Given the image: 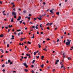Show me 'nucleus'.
Instances as JSON below:
<instances>
[{
  "label": "nucleus",
  "instance_id": "obj_1",
  "mask_svg": "<svg viewBox=\"0 0 73 73\" xmlns=\"http://www.w3.org/2000/svg\"><path fill=\"white\" fill-rule=\"evenodd\" d=\"M71 40H69V39H67V41L66 42V45H68V46L70 45V42H71Z\"/></svg>",
  "mask_w": 73,
  "mask_h": 73
},
{
  "label": "nucleus",
  "instance_id": "obj_2",
  "mask_svg": "<svg viewBox=\"0 0 73 73\" xmlns=\"http://www.w3.org/2000/svg\"><path fill=\"white\" fill-rule=\"evenodd\" d=\"M23 65L25 66L26 68H28V66L27 65L26 62H24L23 64Z\"/></svg>",
  "mask_w": 73,
  "mask_h": 73
},
{
  "label": "nucleus",
  "instance_id": "obj_3",
  "mask_svg": "<svg viewBox=\"0 0 73 73\" xmlns=\"http://www.w3.org/2000/svg\"><path fill=\"white\" fill-rule=\"evenodd\" d=\"M59 61V60H57L55 62V64H57L58 62Z\"/></svg>",
  "mask_w": 73,
  "mask_h": 73
},
{
  "label": "nucleus",
  "instance_id": "obj_4",
  "mask_svg": "<svg viewBox=\"0 0 73 73\" xmlns=\"http://www.w3.org/2000/svg\"><path fill=\"white\" fill-rule=\"evenodd\" d=\"M38 52L39 51L38 50H37L36 52H34V55H36V54L37 53H38Z\"/></svg>",
  "mask_w": 73,
  "mask_h": 73
},
{
  "label": "nucleus",
  "instance_id": "obj_5",
  "mask_svg": "<svg viewBox=\"0 0 73 73\" xmlns=\"http://www.w3.org/2000/svg\"><path fill=\"white\" fill-rule=\"evenodd\" d=\"M12 14L13 15H14V16H15V12H12Z\"/></svg>",
  "mask_w": 73,
  "mask_h": 73
},
{
  "label": "nucleus",
  "instance_id": "obj_6",
  "mask_svg": "<svg viewBox=\"0 0 73 73\" xmlns=\"http://www.w3.org/2000/svg\"><path fill=\"white\" fill-rule=\"evenodd\" d=\"M12 38H11V40H13V39H14V36H13V35H12Z\"/></svg>",
  "mask_w": 73,
  "mask_h": 73
},
{
  "label": "nucleus",
  "instance_id": "obj_7",
  "mask_svg": "<svg viewBox=\"0 0 73 73\" xmlns=\"http://www.w3.org/2000/svg\"><path fill=\"white\" fill-rule=\"evenodd\" d=\"M16 16H17V13L16 12H15V15L14 16V18H15V19H16V17H17Z\"/></svg>",
  "mask_w": 73,
  "mask_h": 73
},
{
  "label": "nucleus",
  "instance_id": "obj_8",
  "mask_svg": "<svg viewBox=\"0 0 73 73\" xmlns=\"http://www.w3.org/2000/svg\"><path fill=\"white\" fill-rule=\"evenodd\" d=\"M5 12V11H4L2 13H3V15L5 16H6V14H5V13H4V12Z\"/></svg>",
  "mask_w": 73,
  "mask_h": 73
},
{
  "label": "nucleus",
  "instance_id": "obj_9",
  "mask_svg": "<svg viewBox=\"0 0 73 73\" xmlns=\"http://www.w3.org/2000/svg\"><path fill=\"white\" fill-rule=\"evenodd\" d=\"M4 36L3 34H2L1 35H0V37H3Z\"/></svg>",
  "mask_w": 73,
  "mask_h": 73
},
{
  "label": "nucleus",
  "instance_id": "obj_10",
  "mask_svg": "<svg viewBox=\"0 0 73 73\" xmlns=\"http://www.w3.org/2000/svg\"><path fill=\"white\" fill-rule=\"evenodd\" d=\"M56 13L57 15H58V16H59L60 15V12H57Z\"/></svg>",
  "mask_w": 73,
  "mask_h": 73
},
{
  "label": "nucleus",
  "instance_id": "obj_11",
  "mask_svg": "<svg viewBox=\"0 0 73 73\" xmlns=\"http://www.w3.org/2000/svg\"><path fill=\"white\" fill-rule=\"evenodd\" d=\"M13 20H14L13 18H12V19H11V23H13Z\"/></svg>",
  "mask_w": 73,
  "mask_h": 73
},
{
  "label": "nucleus",
  "instance_id": "obj_12",
  "mask_svg": "<svg viewBox=\"0 0 73 73\" xmlns=\"http://www.w3.org/2000/svg\"><path fill=\"white\" fill-rule=\"evenodd\" d=\"M0 50H1V52L2 53H4V52L3 51V49H1Z\"/></svg>",
  "mask_w": 73,
  "mask_h": 73
},
{
  "label": "nucleus",
  "instance_id": "obj_13",
  "mask_svg": "<svg viewBox=\"0 0 73 73\" xmlns=\"http://www.w3.org/2000/svg\"><path fill=\"white\" fill-rule=\"evenodd\" d=\"M38 19V20H42V19H41V18H40V17H37Z\"/></svg>",
  "mask_w": 73,
  "mask_h": 73
},
{
  "label": "nucleus",
  "instance_id": "obj_14",
  "mask_svg": "<svg viewBox=\"0 0 73 73\" xmlns=\"http://www.w3.org/2000/svg\"><path fill=\"white\" fill-rule=\"evenodd\" d=\"M44 57V56H42L41 58V60H43Z\"/></svg>",
  "mask_w": 73,
  "mask_h": 73
},
{
  "label": "nucleus",
  "instance_id": "obj_15",
  "mask_svg": "<svg viewBox=\"0 0 73 73\" xmlns=\"http://www.w3.org/2000/svg\"><path fill=\"white\" fill-rule=\"evenodd\" d=\"M23 38H22V37L20 39V41H23Z\"/></svg>",
  "mask_w": 73,
  "mask_h": 73
},
{
  "label": "nucleus",
  "instance_id": "obj_16",
  "mask_svg": "<svg viewBox=\"0 0 73 73\" xmlns=\"http://www.w3.org/2000/svg\"><path fill=\"white\" fill-rule=\"evenodd\" d=\"M31 42H30V41H28L27 42V43L29 44H31Z\"/></svg>",
  "mask_w": 73,
  "mask_h": 73
},
{
  "label": "nucleus",
  "instance_id": "obj_17",
  "mask_svg": "<svg viewBox=\"0 0 73 73\" xmlns=\"http://www.w3.org/2000/svg\"><path fill=\"white\" fill-rule=\"evenodd\" d=\"M46 25L47 26H49L50 25V24L49 23H47V24H46Z\"/></svg>",
  "mask_w": 73,
  "mask_h": 73
},
{
  "label": "nucleus",
  "instance_id": "obj_18",
  "mask_svg": "<svg viewBox=\"0 0 73 73\" xmlns=\"http://www.w3.org/2000/svg\"><path fill=\"white\" fill-rule=\"evenodd\" d=\"M44 66V64H42L41 65V67L42 68H43Z\"/></svg>",
  "mask_w": 73,
  "mask_h": 73
},
{
  "label": "nucleus",
  "instance_id": "obj_19",
  "mask_svg": "<svg viewBox=\"0 0 73 73\" xmlns=\"http://www.w3.org/2000/svg\"><path fill=\"white\" fill-rule=\"evenodd\" d=\"M9 28H11V27H13V26L12 25H9Z\"/></svg>",
  "mask_w": 73,
  "mask_h": 73
},
{
  "label": "nucleus",
  "instance_id": "obj_20",
  "mask_svg": "<svg viewBox=\"0 0 73 73\" xmlns=\"http://www.w3.org/2000/svg\"><path fill=\"white\" fill-rule=\"evenodd\" d=\"M15 4V2H11V5H13V4Z\"/></svg>",
  "mask_w": 73,
  "mask_h": 73
},
{
  "label": "nucleus",
  "instance_id": "obj_21",
  "mask_svg": "<svg viewBox=\"0 0 73 73\" xmlns=\"http://www.w3.org/2000/svg\"><path fill=\"white\" fill-rule=\"evenodd\" d=\"M19 44L20 45H22L23 46L24 45V44L23 43H22V44L21 43H19Z\"/></svg>",
  "mask_w": 73,
  "mask_h": 73
},
{
  "label": "nucleus",
  "instance_id": "obj_22",
  "mask_svg": "<svg viewBox=\"0 0 73 73\" xmlns=\"http://www.w3.org/2000/svg\"><path fill=\"white\" fill-rule=\"evenodd\" d=\"M10 62H11V60H8V64H9V63Z\"/></svg>",
  "mask_w": 73,
  "mask_h": 73
},
{
  "label": "nucleus",
  "instance_id": "obj_23",
  "mask_svg": "<svg viewBox=\"0 0 73 73\" xmlns=\"http://www.w3.org/2000/svg\"><path fill=\"white\" fill-rule=\"evenodd\" d=\"M38 46L39 48H41V45H40L39 44H38Z\"/></svg>",
  "mask_w": 73,
  "mask_h": 73
},
{
  "label": "nucleus",
  "instance_id": "obj_24",
  "mask_svg": "<svg viewBox=\"0 0 73 73\" xmlns=\"http://www.w3.org/2000/svg\"><path fill=\"white\" fill-rule=\"evenodd\" d=\"M50 12H51V13H52V14L53 13V11H52V10H51L50 11Z\"/></svg>",
  "mask_w": 73,
  "mask_h": 73
},
{
  "label": "nucleus",
  "instance_id": "obj_25",
  "mask_svg": "<svg viewBox=\"0 0 73 73\" xmlns=\"http://www.w3.org/2000/svg\"><path fill=\"white\" fill-rule=\"evenodd\" d=\"M25 72H27V71H28V69H25Z\"/></svg>",
  "mask_w": 73,
  "mask_h": 73
},
{
  "label": "nucleus",
  "instance_id": "obj_26",
  "mask_svg": "<svg viewBox=\"0 0 73 73\" xmlns=\"http://www.w3.org/2000/svg\"><path fill=\"white\" fill-rule=\"evenodd\" d=\"M35 28H36V29H38V27H37V26H36L35 27Z\"/></svg>",
  "mask_w": 73,
  "mask_h": 73
},
{
  "label": "nucleus",
  "instance_id": "obj_27",
  "mask_svg": "<svg viewBox=\"0 0 73 73\" xmlns=\"http://www.w3.org/2000/svg\"><path fill=\"white\" fill-rule=\"evenodd\" d=\"M9 44H7V48H9Z\"/></svg>",
  "mask_w": 73,
  "mask_h": 73
},
{
  "label": "nucleus",
  "instance_id": "obj_28",
  "mask_svg": "<svg viewBox=\"0 0 73 73\" xmlns=\"http://www.w3.org/2000/svg\"><path fill=\"white\" fill-rule=\"evenodd\" d=\"M21 31V29H18L17 30V32H19V31Z\"/></svg>",
  "mask_w": 73,
  "mask_h": 73
},
{
  "label": "nucleus",
  "instance_id": "obj_29",
  "mask_svg": "<svg viewBox=\"0 0 73 73\" xmlns=\"http://www.w3.org/2000/svg\"><path fill=\"white\" fill-rule=\"evenodd\" d=\"M2 4V2L1 1H0V4Z\"/></svg>",
  "mask_w": 73,
  "mask_h": 73
},
{
  "label": "nucleus",
  "instance_id": "obj_30",
  "mask_svg": "<svg viewBox=\"0 0 73 73\" xmlns=\"http://www.w3.org/2000/svg\"><path fill=\"white\" fill-rule=\"evenodd\" d=\"M36 19H37L36 18H34V21H35V20H36Z\"/></svg>",
  "mask_w": 73,
  "mask_h": 73
},
{
  "label": "nucleus",
  "instance_id": "obj_31",
  "mask_svg": "<svg viewBox=\"0 0 73 73\" xmlns=\"http://www.w3.org/2000/svg\"><path fill=\"white\" fill-rule=\"evenodd\" d=\"M26 55L27 56H29V53H27V54H26Z\"/></svg>",
  "mask_w": 73,
  "mask_h": 73
},
{
  "label": "nucleus",
  "instance_id": "obj_32",
  "mask_svg": "<svg viewBox=\"0 0 73 73\" xmlns=\"http://www.w3.org/2000/svg\"><path fill=\"white\" fill-rule=\"evenodd\" d=\"M35 60H33V62H32V63L33 64H34V62H35Z\"/></svg>",
  "mask_w": 73,
  "mask_h": 73
},
{
  "label": "nucleus",
  "instance_id": "obj_33",
  "mask_svg": "<svg viewBox=\"0 0 73 73\" xmlns=\"http://www.w3.org/2000/svg\"><path fill=\"white\" fill-rule=\"evenodd\" d=\"M36 57L37 58H39V56H36Z\"/></svg>",
  "mask_w": 73,
  "mask_h": 73
},
{
  "label": "nucleus",
  "instance_id": "obj_34",
  "mask_svg": "<svg viewBox=\"0 0 73 73\" xmlns=\"http://www.w3.org/2000/svg\"><path fill=\"white\" fill-rule=\"evenodd\" d=\"M52 23H50V25H52Z\"/></svg>",
  "mask_w": 73,
  "mask_h": 73
},
{
  "label": "nucleus",
  "instance_id": "obj_35",
  "mask_svg": "<svg viewBox=\"0 0 73 73\" xmlns=\"http://www.w3.org/2000/svg\"><path fill=\"white\" fill-rule=\"evenodd\" d=\"M42 24H40V27L41 29V27H42Z\"/></svg>",
  "mask_w": 73,
  "mask_h": 73
},
{
  "label": "nucleus",
  "instance_id": "obj_36",
  "mask_svg": "<svg viewBox=\"0 0 73 73\" xmlns=\"http://www.w3.org/2000/svg\"><path fill=\"white\" fill-rule=\"evenodd\" d=\"M26 11H23V13H26Z\"/></svg>",
  "mask_w": 73,
  "mask_h": 73
},
{
  "label": "nucleus",
  "instance_id": "obj_37",
  "mask_svg": "<svg viewBox=\"0 0 73 73\" xmlns=\"http://www.w3.org/2000/svg\"><path fill=\"white\" fill-rule=\"evenodd\" d=\"M19 22H20V24H22V20L21 21H20Z\"/></svg>",
  "mask_w": 73,
  "mask_h": 73
},
{
  "label": "nucleus",
  "instance_id": "obj_38",
  "mask_svg": "<svg viewBox=\"0 0 73 73\" xmlns=\"http://www.w3.org/2000/svg\"><path fill=\"white\" fill-rule=\"evenodd\" d=\"M63 56H64V57H65V55H64V53H63Z\"/></svg>",
  "mask_w": 73,
  "mask_h": 73
},
{
  "label": "nucleus",
  "instance_id": "obj_39",
  "mask_svg": "<svg viewBox=\"0 0 73 73\" xmlns=\"http://www.w3.org/2000/svg\"><path fill=\"white\" fill-rule=\"evenodd\" d=\"M8 27H5V28L6 29H7L8 28Z\"/></svg>",
  "mask_w": 73,
  "mask_h": 73
},
{
  "label": "nucleus",
  "instance_id": "obj_40",
  "mask_svg": "<svg viewBox=\"0 0 73 73\" xmlns=\"http://www.w3.org/2000/svg\"><path fill=\"white\" fill-rule=\"evenodd\" d=\"M13 64V62H11L10 61V65H11V64Z\"/></svg>",
  "mask_w": 73,
  "mask_h": 73
},
{
  "label": "nucleus",
  "instance_id": "obj_41",
  "mask_svg": "<svg viewBox=\"0 0 73 73\" xmlns=\"http://www.w3.org/2000/svg\"><path fill=\"white\" fill-rule=\"evenodd\" d=\"M29 58H31V57L30 54H29Z\"/></svg>",
  "mask_w": 73,
  "mask_h": 73
},
{
  "label": "nucleus",
  "instance_id": "obj_42",
  "mask_svg": "<svg viewBox=\"0 0 73 73\" xmlns=\"http://www.w3.org/2000/svg\"><path fill=\"white\" fill-rule=\"evenodd\" d=\"M73 49V46H72L71 49H70V50H72Z\"/></svg>",
  "mask_w": 73,
  "mask_h": 73
},
{
  "label": "nucleus",
  "instance_id": "obj_43",
  "mask_svg": "<svg viewBox=\"0 0 73 73\" xmlns=\"http://www.w3.org/2000/svg\"><path fill=\"white\" fill-rule=\"evenodd\" d=\"M32 16L31 14H29V16L30 17V16Z\"/></svg>",
  "mask_w": 73,
  "mask_h": 73
},
{
  "label": "nucleus",
  "instance_id": "obj_44",
  "mask_svg": "<svg viewBox=\"0 0 73 73\" xmlns=\"http://www.w3.org/2000/svg\"><path fill=\"white\" fill-rule=\"evenodd\" d=\"M43 33H44V32H40V34L41 35H42V34H43Z\"/></svg>",
  "mask_w": 73,
  "mask_h": 73
},
{
  "label": "nucleus",
  "instance_id": "obj_45",
  "mask_svg": "<svg viewBox=\"0 0 73 73\" xmlns=\"http://www.w3.org/2000/svg\"><path fill=\"white\" fill-rule=\"evenodd\" d=\"M10 29H8V32H9V31H10Z\"/></svg>",
  "mask_w": 73,
  "mask_h": 73
},
{
  "label": "nucleus",
  "instance_id": "obj_46",
  "mask_svg": "<svg viewBox=\"0 0 73 73\" xmlns=\"http://www.w3.org/2000/svg\"><path fill=\"white\" fill-rule=\"evenodd\" d=\"M19 19H20H20H21V16H19Z\"/></svg>",
  "mask_w": 73,
  "mask_h": 73
},
{
  "label": "nucleus",
  "instance_id": "obj_47",
  "mask_svg": "<svg viewBox=\"0 0 73 73\" xmlns=\"http://www.w3.org/2000/svg\"><path fill=\"white\" fill-rule=\"evenodd\" d=\"M23 24H24V25H25V24H26L25 23H24V22H23Z\"/></svg>",
  "mask_w": 73,
  "mask_h": 73
},
{
  "label": "nucleus",
  "instance_id": "obj_48",
  "mask_svg": "<svg viewBox=\"0 0 73 73\" xmlns=\"http://www.w3.org/2000/svg\"><path fill=\"white\" fill-rule=\"evenodd\" d=\"M27 56H26L25 57H24V58H25V59H26V58H27Z\"/></svg>",
  "mask_w": 73,
  "mask_h": 73
},
{
  "label": "nucleus",
  "instance_id": "obj_49",
  "mask_svg": "<svg viewBox=\"0 0 73 73\" xmlns=\"http://www.w3.org/2000/svg\"><path fill=\"white\" fill-rule=\"evenodd\" d=\"M68 60H69L70 59H71L70 57H68Z\"/></svg>",
  "mask_w": 73,
  "mask_h": 73
},
{
  "label": "nucleus",
  "instance_id": "obj_50",
  "mask_svg": "<svg viewBox=\"0 0 73 73\" xmlns=\"http://www.w3.org/2000/svg\"><path fill=\"white\" fill-rule=\"evenodd\" d=\"M43 5H45L46 4V2H43Z\"/></svg>",
  "mask_w": 73,
  "mask_h": 73
},
{
  "label": "nucleus",
  "instance_id": "obj_51",
  "mask_svg": "<svg viewBox=\"0 0 73 73\" xmlns=\"http://www.w3.org/2000/svg\"><path fill=\"white\" fill-rule=\"evenodd\" d=\"M47 40H50V39L49 38H47Z\"/></svg>",
  "mask_w": 73,
  "mask_h": 73
},
{
  "label": "nucleus",
  "instance_id": "obj_52",
  "mask_svg": "<svg viewBox=\"0 0 73 73\" xmlns=\"http://www.w3.org/2000/svg\"><path fill=\"white\" fill-rule=\"evenodd\" d=\"M30 24H33V23H32V22H30Z\"/></svg>",
  "mask_w": 73,
  "mask_h": 73
},
{
  "label": "nucleus",
  "instance_id": "obj_53",
  "mask_svg": "<svg viewBox=\"0 0 73 73\" xmlns=\"http://www.w3.org/2000/svg\"><path fill=\"white\" fill-rule=\"evenodd\" d=\"M18 36H20V33H19L18 34Z\"/></svg>",
  "mask_w": 73,
  "mask_h": 73
},
{
  "label": "nucleus",
  "instance_id": "obj_54",
  "mask_svg": "<svg viewBox=\"0 0 73 73\" xmlns=\"http://www.w3.org/2000/svg\"><path fill=\"white\" fill-rule=\"evenodd\" d=\"M63 67H64V65H62V66H61V68H63Z\"/></svg>",
  "mask_w": 73,
  "mask_h": 73
},
{
  "label": "nucleus",
  "instance_id": "obj_55",
  "mask_svg": "<svg viewBox=\"0 0 73 73\" xmlns=\"http://www.w3.org/2000/svg\"><path fill=\"white\" fill-rule=\"evenodd\" d=\"M54 15H52V17H53V18H54Z\"/></svg>",
  "mask_w": 73,
  "mask_h": 73
},
{
  "label": "nucleus",
  "instance_id": "obj_56",
  "mask_svg": "<svg viewBox=\"0 0 73 73\" xmlns=\"http://www.w3.org/2000/svg\"><path fill=\"white\" fill-rule=\"evenodd\" d=\"M5 66V65L4 64H3V65H2V66L3 68L4 67V66Z\"/></svg>",
  "mask_w": 73,
  "mask_h": 73
},
{
  "label": "nucleus",
  "instance_id": "obj_57",
  "mask_svg": "<svg viewBox=\"0 0 73 73\" xmlns=\"http://www.w3.org/2000/svg\"><path fill=\"white\" fill-rule=\"evenodd\" d=\"M34 70H33L32 71V72L33 73H34Z\"/></svg>",
  "mask_w": 73,
  "mask_h": 73
},
{
  "label": "nucleus",
  "instance_id": "obj_58",
  "mask_svg": "<svg viewBox=\"0 0 73 73\" xmlns=\"http://www.w3.org/2000/svg\"><path fill=\"white\" fill-rule=\"evenodd\" d=\"M41 29H42V31L43 30V28H42V27H41Z\"/></svg>",
  "mask_w": 73,
  "mask_h": 73
},
{
  "label": "nucleus",
  "instance_id": "obj_59",
  "mask_svg": "<svg viewBox=\"0 0 73 73\" xmlns=\"http://www.w3.org/2000/svg\"><path fill=\"white\" fill-rule=\"evenodd\" d=\"M2 71L3 72H5V69H3V70H2Z\"/></svg>",
  "mask_w": 73,
  "mask_h": 73
},
{
  "label": "nucleus",
  "instance_id": "obj_60",
  "mask_svg": "<svg viewBox=\"0 0 73 73\" xmlns=\"http://www.w3.org/2000/svg\"><path fill=\"white\" fill-rule=\"evenodd\" d=\"M36 33L38 35H39V33L38 32H37Z\"/></svg>",
  "mask_w": 73,
  "mask_h": 73
},
{
  "label": "nucleus",
  "instance_id": "obj_61",
  "mask_svg": "<svg viewBox=\"0 0 73 73\" xmlns=\"http://www.w3.org/2000/svg\"><path fill=\"white\" fill-rule=\"evenodd\" d=\"M49 62V61H48V60H47V61H46V63H48Z\"/></svg>",
  "mask_w": 73,
  "mask_h": 73
},
{
  "label": "nucleus",
  "instance_id": "obj_62",
  "mask_svg": "<svg viewBox=\"0 0 73 73\" xmlns=\"http://www.w3.org/2000/svg\"><path fill=\"white\" fill-rule=\"evenodd\" d=\"M31 67L32 68H33V67H34L33 65H31Z\"/></svg>",
  "mask_w": 73,
  "mask_h": 73
},
{
  "label": "nucleus",
  "instance_id": "obj_63",
  "mask_svg": "<svg viewBox=\"0 0 73 73\" xmlns=\"http://www.w3.org/2000/svg\"><path fill=\"white\" fill-rule=\"evenodd\" d=\"M31 38H34V36L33 35V36L32 37H31Z\"/></svg>",
  "mask_w": 73,
  "mask_h": 73
},
{
  "label": "nucleus",
  "instance_id": "obj_64",
  "mask_svg": "<svg viewBox=\"0 0 73 73\" xmlns=\"http://www.w3.org/2000/svg\"><path fill=\"white\" fill-rule=\"evenodd\" d=\"M17 20L18 21H20L19 18L18 19H17Z\"/></svg>",
  "mask_w": 73,
  "mask_h": 73
}]
</instances>
